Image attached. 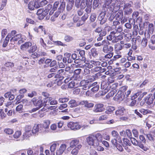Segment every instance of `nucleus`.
I'll return each instance as SVG.
<instances>
[{
	"instance_id": "c85d7f7f",
	"label": "nucleus",
	"mask_w": 155,
	"mask_h": 155,
	"mask_svg": "<svg viewBox=\"0 0 155 155\" xmlns=\"http://www.w3.org/2000/svg\"><path fill=\"white\" fill-rule=\"evenodd\" d=\"M118 33L117 32H115L113 31L112 32H111L110 34L107 37V40L111 41L115 37V35L117 34Z\"/></svg>"
},
{
	"instance_id": "1a4fd4ad",
	"label": "nucleus",
	"mask_w": 155,
	"mask_h": 155,
	"mask_svg": "<svg viewBox=\"0 0 155 155\" xmlns=\"http://www.w3.org/2000/svg\"><path fill=\"white\" fill-rule=\"evenodd\" d=\"M132 143L134 145L138 146L141 148L145 151H147L148 148L146 147H144L141 142H138L134 138H132L130 139Z\"/></svg>"
},
{
	"instance_id": "c9c22d12",
	"label": "nucleus",
	"mask_w": 155,
	"mask_h": 155,
	"mask_svg": "<svg viewBox=\"0 0 155 155\" xmlns=\"http://www.w3.org/2000/svg\"><path fill=\"white\" fill-rule=\"evenodd\" d=\"M13 130L10 128H6L4 130V132L6 134L10 135L12 134L13 133Z\"/></svg>"
},
{
	"instance_id": "8fccbe9b",
	"label": "nucleus",
	"mask_w": 155,
	"mask_h": 155,
	"mask_svg": "<svg viewBox=\"0 0 155 155\" xmlns=\"http://www.w3.org/2000/svg\"><path fill=\"white\" fill-rule=\"evenodd\" d=\"M146 136L148 139L150 141H153L155 139L154 137L150 134H147Z\"/></svg>"
},
{
	"instance_id": "6e6d98bb",
	"label": "nucleus",
	"mask_w": 155,
	"mask_h": 155,
	"mask_svg": "<svg viewBox=\"0 0 155 155\" xmlns=\"http://www.w3.org/2000/svg\"><path fill=\"white\" fill-rule=\"evenodd\" d=\"M59 101L61 103L67 102L68 101V99L66 98H60L59 99Z\"/></svg>"
},
{
	"instance_id": "58836bf2",
	"label": "nucleus",
	"mask_w": 155,
	"mask_h": 155,
	"mask_svg": "<svg viewBox=\"0 0 155 155\" xmlns=\"http://www.w3.org/2000/svg\"><path fill=\"white\" fill-rule=\"evenodd\" d=\"M85 51L84 50H82L80 51L79 52V53L81 57H82L81 60L84 61V62H85V61L86 60V58L84 57L85 55Z\"/></svg>"
},
{
	"instance_id": "864d4df0",
	"label": "nucleus",
	"mask_w": 155,
	"mask_h": 155,
	"mask_svg": "<svg viewBox=\"0 0 155 155\" xmlns=\"http://www.w3.org/2000/svg\"><path fill=\"white\" fill-rule=\"evenodd\" d=\"M116 16L119 19L121 20L123 18V13L122 11L119 12L117 14Z\"/></svg>"
},
{
	"instance_id": "bb28decb",
	"label": "nucleus",
	"mask_w": 155,
	"mask_h": 155,
	"mask_svg": "<svg viewBox=\"0 0 155 155\" xmlns=\"http://www.w3.org/2000/svg\"><path fill=\"white\" fill-rule=\"evenodd\" d=\"M123 36L121 35H117L116 34L115 35L114 38L113 39L112 42L113 43H116L123 39Z\"/></svg>"
},
{
	"instance_id": "0e129e2a",
	"label": "nucleus",
	"mask_w": 155,
	"mask_h": 155,
	"mask_svg": "<svg viewBox=\"0 0 155 155\" xmlns=\"http://www.w3.org/2000/svg\"><path fill=\"white\" fill-rule=\"evenodd\" d=\"M75 85V82L74 81H72L70 82L68 84V87L69 88H71L74 87Z\"/></svg>"
},
{
	"instance_id": "aec40b11",
	"label": "nucleus",
	"mask_w": 155,
	"mask_h": 155,
	"mask_svg": "<svg viewBox=\"0 0 155 155\" xmlns=\"http://www.w3.org/2000/svg\"><path fill=\"white\" fill-rule=\"evenodd\" d=\"M22 39V35L21 34H19L15 35L14 36H13L10 40L11 42H12L14 41H18V42L20 41H21V40Z\"/></svg>"
},
{
	"instance_id": "6ab92c4d",
	"label": "nucleus",
	"mask_w": 155,
	"mask_h": 155,
	"mask_svg": "<svg viewBox=\"0 0 155 155\" xmlns=\"http://www.w3.org/2000/svg\"><path fill=\"white\" fill-rule=\"evenodd\" d=\"M39 7V4L37 2H31L28 5V8L30 10H33L35 8H38Z\"/></svg>"
},
{
	"instance_id": "6e6552de",
	"label": "nucleus",
	"mask_w": 155,
	"mask_h": 155,
	"mask_svg": "<svg viewBox=\"0 0 155 155\" xmlns=\"http://www.w3.org/2000/svg\"><path fill=\"white\" fill-rule=\"evenodd\" d=\"M25 132L23 135L24 139H27L29 137L33 134V129L31 126H27L25 128Z\"/></svg>"
},
{
	"instance_id": "7ed1b4c3",
	"label": "nucleus",
	"mask_w": 155,
	"mask_h": 155,
	"mask_svg": "<svg viewBox=\"0 0 155 155\" xmlns=\"http://www.w3.org/2000/svg\"><path fill=\"white\" fill-rule=\"evenodd\" d=\"M45 102V107L48 109L52 110L54 109V106H50V105L57 104L58 103L57 100L54 99L52 100V98L51 97L48 98V100Z\"/></svg>"
},
{
	"instance_id": "79ce46f5",
	"label": "nucleus",
	"mask_w": 155,
	"mask_h": 155,
	"mask_svg": "<svg viewBox=\"0 0 155 155\" xmlns=\"http://www.w3.org/2000/svg\"><path fill=\"white\" fill-rule=\"evenodd\" d=\"M21 135V132L20 131H17L13 135V137L15 138H18Z\"/></svg>"
},
{
	"instance_id": "473e14b6",
	"label": "nucleus",
	"mask_w": 155,
	"mask_h": 155,
	"mask_svg": "<svg viewBox=\"0 0 155 155\" xmlns=\"http://www.w3.org/2000/svg\"><path fill=\"white\" fill-rule=\"evenodd\" d=\"M4 66L6 68H12L14 66V64L12 62L8 61L5 63Z\"/></svg>"
},
{
	"instance_id": "bf43d9fd",
	"label": "nucleus",
	"mask_w": 155,
	"mask_h": 155,
	"mask_svg": "<svg viewBox=\"0 0 155 155\" xmlns=\"http://www.w3.org/2000/svg\"><path fill=\"white\" fill-rule=\"evenodd\" d=\"M95 77L94 76H91L89 77L87 80L88 83L94 81L95 80Z\"/></svg>"
},
{
	"instance_id": "a19ab883",
	"label": "nucleus",
	"mask_w": 155,
	"mask_h": 155,
	"mask_svg": "<svg viewBox=\"0 0 155 155\" xmlns=\"http://www.w3.org/2000/svg\"><path fill=\"white\" fill-rule=\"evenodd\" d=\"M42 94L43 96L45 97V98L44 99V103H45L46 101L47 100H48V98L50 97H49L50 95L48 93L46 92H43L42 93Z\"/></svg>"
},
{
	"instance_id": "774afa93",
	"label": "nucleus",
	"mask_w": 155,
	"mask_h": 155,
	"mask_svg": "<svg viewBox=\"0 0 155 155\" xmlns=\"http://www.w3.org/2000/svg\"><path fill=\"white\" fill-rule=\"evenodd\" d=\"M74 4L68 3L67 6V9L68 11H70L72 8Z\"/></svg>"
},
{
	"instance_id": "c756f323",
	"label": "nucleus",
	"mask_w": 155,
	"mask_h": 155,
	"mask_svg": "<svg viewBox=\"0 0 155 155\" xmlns=\"http://www.w3.org/2000/svg\"><path fill=\"white\" fill-rule=\"evenodd\" d=\"M139 111L140 113L143 115H146L147 114H151L152 113L151 111L148 109H145L143 108L140 109Z\"/></svg>"
},
{
	"instance_id": "ddd939ff",
	"label": "nucleus",
	"mask_w": 155,
	"mask_h": 155,
	"mask_svg": "<svg viewBox=\"0 0 155 155\" xmlns=\"http://www.w3.org/2000/svg\"><path fill=\"white\" fill-rule=\"evenodd\" d=\"M75 5L78 8H80L81 9H84L86 7V3L84 0H76Z\"/></svg>"
},
{
	"instance_id": "13d9d810",
	"label": "nucleus",
	"mask_w": 155,
	"mask_h": 155,
	"mask_svg": "<svg viewBox=\"0 0 155 155\" xmlns=\"http://www.w3.org/2000/svg\"><path fill=\"white\" fill-rule=\"evenodd\" d=\"M65 40L67 42H69L72 40L73 38L71 36L68 35H67L64 37Z\"/></svg>"
},
{
	"instance_id": "412c9836",
	"label": "nucleus",
	"mask_w": 155,
	"mask_h": 155,
	"mask_svg": "<svg viewBox=\"0 0 155 155\" xmlns=\"http://www.w3.org/2000/svg\"><path fill=\"white\" fill-rule=\"evenodd\" d=\"M64 74L65 72H64V69H61L58 71L57 74L55 76V77L59 78L58 81L60 80H62L64 77V76H61Z\"/></svg>"
},
{
	"instance_id": "393cba45",
	"label": "nucleus",
	"mask_w": 155,
	"mask_h": 155,
	"mask_svg": "<svg viewBox=\"0 0 155 155\" xmlns=\"http://www.w3.org/2000/svg\"><path fill=\"white\" fill-rule=\"evenodd\" d=\"M31 45L32 44L31 43L29 42H26L21 46V48L22 50H24L28 48L31 46Z\"/></svg>"
},
{
	"instance_id": "4468645a",
	"label": "nucleus",
	"mask_w": 155,
	"mask_h": 155,
	"mask_svg": "<svg viewBox=\"0 0 155 155\" xmlns=\"http://www.w3.org/2000/svg\"><path fill=\"white\" fill-rule=\"evenodd\" d=\"M67 146L65 144H61L59 147H58L56 151V155H61L66 148Z\"/></svg>"
},
{
	"instance_id": "338daca9",
	"label": "nucleus",
	"mask_w": 155,
	"mask_h": 155,
	"mask_svg": "<svg viewBox=\"0 0 155 155\" xmlns=\"http://www.w3.org/2000/svg\"><path fill=\"white\" fill-rule=\"evenodd\" d=\"M39 41L40 44L43 46V47L44 48H46V44L45 43L43 39L42 38H40V39Z\"/></svg>"
},
{
	"instance_id": "9d476101",
	"label": "nucleus",
	"mask_w": 155,
	"mask_h": 155,
	"mask_svg": "<svg viewBox=\"0 0 155 155\" xmlns=\"http://www.w3.org/2000/svg\"><path fill=\"white\" fill-rule=\"evenodd\" d=\"M131 7V5L129 3H126L124 5L123 9L125 14L129 15L132 13L133 10Z\"/></svg>"
},
{
	"instance_id": "cd10ccee",
	"label": "nucleus",
	"mask_w": 155,
	"mask_h": 155,
	"mask_svg": "<svg viewBox=\"0 0 155 155\" xmlns=\"http://www.w3.org/2000/svg\"><path fill=\"white\" fill-rule=\"evenodd\" d=\"M144 98L145 101L147 100V104L149 105L153 103V100L155 99V97H153V96L151 95L150 97H145Z\"/></svg>"
},
{
	"instance_id": "5fc2aeb1",
	"label": "nucleus",
	"mask_w": 155,
	"mask_h": 155,
	"mask_svg": "<svg viewBox=\"0 0 155 155\" xmlns=\"http://www.w3.org/2000/svg\"><path fill=\"white\" fill-rule=\"evenodd\" d=\"M37 47L36 45L33 46L30 50L28 51L29 53H33L36 50Z\"/></svg>"
},
{
	"instance_id": "72a5a7b5",
	"label": "nucleus",
	"mask_w": 155,
	"mask_h": 155,
	"mask_svg": "<svg viewBox=\"0 0 155 155\" xmlns=\"http://www.w3.org/2000/svg\"><path fill=\"white\" fill-rule=\"evenodd\" d=\"M68 104L71 107H73L77 105L76 101L74 100H71L70 101L68 102Z\"/></svg>"
},
{
	"instance_id": "37998d69",
	"label": "nucleus",
	"mask_w": 155,
	"mask_h": 155,
	"mask_svg": "<svg viewBox=\"0 0 155 155\" xmlns=\"http://www.w3.org/2000/svg\"><path fill=\"white\" fill-rule=\"evenodd\" d=\"M23 105L22 104H20L16 107V111H19L20 113H21V112L22 110H23Z\"/></svg>"
},
{
	"instance_id": "0eeeda50",
	"label": "nucleus",
	"mask_w": 155,
	"mask_h": 155,
	"mask_svg": "<svg viewBox=\"0 0 155 155\" xmlns=\"http://www.w3.org/2000/svg\"><path fill=\"white\" fill-rule=\"evenodd\" d=\"M70 147H68L67 149L69 151L70 148H77L78 149L81 148L82 145L80 143L79 141L78 140L75 139L72 140L69 143Z\"/></svg>"
},
{
	"instance_id": "e433bc0d",
	"label": "nucleus",
	"mask_w": 155,
	"mask_h": 155,
	"mask_svg": "<svg viewBox=\"0 0 155 155\" xmlns=\"http://www.w3.org/2000/svg\"><path fill=\"white\" fill-rule=\"evenodd\" d=\"M114 107L112 106H109L107 107V110L105 111L106 114L111 113L115 110Z\"/></svg>"
},
{
	"instance_id": "b1692460",
	"label": "nucleus",
	"mask_w": 155,
	"mask_h": 155,
	"mask_svg": "<svg viewBox=\"0 0 155 155\" xmlns=\"http://www.w3.org/2000/svg\"><path fill=\"white\" fill-rule=\"evenodd\" d=\"M88 81H87V80H83L81 81L80 82V84L81 86L84 87H85L86 89H84L86 90V88L88 89L89 88V84ZM83 89H84V88H83Z\"/></svg>"
},
{
	"instance_id": "3c124183",
	"label": "nucleus",
	"mask_w": 155,
	"mask_h": 155,
	"mask_svg": "<svg viewBox=\"0 0 155 155\" xmlns=\"http://www.w3.org/2000/svg\"><path fill=\"white\" fill-rule=\"evenodd\" d=\"M88 15L87 13H85L81 17V20L84 22H85L88 18Z\"/></svg>"
},
{
	"instance_id": "dca6fc26",
	"label": "nucleus",
	"mask_w": 155,
	"mask_h": 155,
	"mask_svg": "<svg viewBox=\"0 0 155 155\" xmlns=\"http://www.w3.org/2000/svg\"><path fill=\"white\" fill-rule=\"evenodd\" d=\"M68 127L72 130L79 129L80 128V125L77 123L70 122L68 124Z\"/></svg>"
},
{
	"instance_id": "4be33fe9",
	"label": "nucleus",
	"mask_w": 155,
	"mask_h": 155,
	"mask_svg": "<svg viewBox=\"0 0 155 155\" xmlns=\"http://www.w3.org/2000/svg\"><path fill=\"white\" fill-rule=\"evenodd\" d=\"M125 109L123 107L118 108L115 112V114L117 116L123 115L124 113Z\"/></svg>"
},
{
	"instance_id": "f3484780",
	"label": "nucleus",
	"mask_w": 155,
	"mask_h": 155,
	"mask_svg": "<svg viewBox=\"0 0 155 155\" xmlns=\"http://www.w3.org/2000/svg\"><path fill=\"white\" fill-rule=\"evenodd\" d=\"M47 12L45 11L43 9L40 8L38 9L37 12V14L38 15L41 19H43L47 15Z\"/></svg>"
},
{
	"instance_id": "2eb2a0df",
	"label": "nucleus",
	"mask_w": 155,
	"mask_h": 155,
	"mask_svg": "<svg viewBox=\"0 0 155 155\" xmlns=\"http://www.w3.org/2000/svg\"><path fill=\"white\" fill-rule=\"evenodd\" d=\"M104 105L102 104H98L95 105L93 110L95 113L101 112L104 110Z\"/></svg>"
},
{
	"instance_id": "f704fd0d",
	"label": "nucleus",
	"mask_w": 155,
	"mask_h": 155,
	"mask_svg": "<svg viewBox=\"0 0 155 155\" xmlns=\"http://www.w3.org/2000/svg\"><path fill=\"white\" fill-rule=\"evenodd\" d=\"M9 34H8L6 37L3 43V47H5L7 46L10 38V37H9Z\"/></svg>"
},
{
	"instance_id": "f257e3e1",
	"label": "nucleus",
	"mask_w": 155,
	"mask_h": 155,
	"mask_svg": "<svg viewBox=\"0 0 155 155\" xmlns=\"http://www.w3.org/2000/svg\"><path fill=\"white\" fill-rule=\"evenodd\" d=\"M86 139V142L89 145L94 147L101 143L103 138L101 134L97 133L95 134H91L89 135Z\"/></svg>"
},
{
	"instance_id": "20e7f679",
	"label": "nucleus",
	"mask_w": 155,
	"mask_h": 155,
	"mask_svg": "<svg viewBox=\"0 0 155 155\" xmlns=\"http://www.w3.org/2000/svg\"><path fill=\"white\" fill-rule=\"evenodd\" d=\"M31 101L35 106L39 108L43 106H44V107H46V103H44V100L43 102V100L41 99H37L36 98H34L31 99Z\"/></svg>"
},
{
	"instance_id": "052dcab7",
	"label": "nucleus",
	"mask_w": 155,
	"mask_h": 155,
	"mask_svg": "<svg viewBox=\"0 0 155 155\" xmlns=\"http://www.w3.org/2000/svg\"><path fill=\"white\" fill-rule=\"evenodd\" d=\"M48 3V1H47L46 0H43L40 2V4L39 5V7L47 5Z\"/></svg>"
},
{
	"instance_id": "680f3d73",
	"label": "nucleus",
	"mask_w": 155,
	"mask_h": 155,
	"mask_svg": "<svg viewBox=\"0 0 155 155\" xmlns=\"http://www.w3.org/2000/svg\"><path fill=\"white\" fill-rule=\"evenodd\" d=\"M99 0H94L93 2V7L94 8L97 7L99 5Z\"/></svg>"
},
{
	"instance_id": "4c0bfd02",
	"label": "nucleus",
	"mask_w": 155,
	"mask_h": 155,
	"mask_svg": "<svg viewBox=\"0 0 155 155\" xmlns=\"http://www.w3.org/2000/svg\"><path fill=\"white\" fill-rule=\"evenodd\" d=\"M91 52L93 56L94 57H96L98 55L97 51V49L94 48H92L91 49Z\"/></svg>"
},
{
	"instance_id": "09e8293b",
	"label": "nucleus",
	"mask_w": 155,
	"mask_h": 155,
	"mask_svg": "<svg viewBox=\"0 0 155 155\" xmlns=\"http://www.w3.org/2000/svg\"><path fill=\"white\" fill-rule=\"evenodd\" d=\"M147 40L146 38H143L141 42V45L143 47H146L147 44Z\"/></svg>"
},
{
	"instance_id": "a211bd4d",
	"label": "nucleus",
	"mask_w": 155,
	"mask_h": 155,
	"mask_svg": "<svg viewBox=\"0 0 155 155\" xmlns=\"http://www.w3.org/2000/svg\"><path fill=\"white\" fill-rule=\"evenodd\" d=\"M113 51V48L111 46H109L107 44H104L103 48V51L105 53L112 52Z\"/></svg>"
},
{
	"instance_id": "ea45409f",
	"label": "nucleus",
	"mask_w": 155,
	"mask_h": 155,
	"mask_svg": "<svg viewBox=\"0 0 155 155\" xmlns=\"http://www.w3.org/2000/svg\"><path fill=\"white\" fill-rule=\"evenodd\" d=\"M121 1L122 0H116L115 2L116 3H117V5H115L116 4H114L113 3H111L110 4H112V5H113V6L114 7L117 6L119 8H120L118 6H120V5L121 4V3H122V2H121Z\"/></svg>"
},
{
	"instance_id": "c03bdc74",
	"label": "nucleus",
	"mask_w": 155,
	"mask_h": 155,
	"mask_svg": "<svg viewBox=\"0 0 155 155\" xmlns=\"http://www.w3.org/2000/svg\"><path fill=\"white\" fill-rule=\"evenodd\" d=\"M153 24H150L148 25V30L150 33L152 34L153 31Z\"/></svg>"
},
{
	"instance_id": "9b49d317",
	"label": "nucleus",
	"mask_w": 155,
	"mask_h": 155,
	"mask_svg": "<svg viewBox=\"0 0 155 155\" xmlns=\"http://www.w3.org/2000/svg\"><path fill=\"white\" fill-rule=\"evenodd\" d=\"M87 62H86L85 60V62H84L85 64V66L86 68H87L89 69L93 68L94 66H99L100 65L101 63L99 61H91L89 63H87Z\"/></svg>"
},
{
	"instance_id": "7c9ffc66",
	"label": "nucleus",
	"mask_w": 155,
	"mask_h": 155,
	"mask_svg": "<svg viewBox=\"0 0 155 155\" xmlns=\"http://www.w3.org/2000/svg\"><path fill=\"white\" fill-rule=\"evenodd\" d=\"M59 146L58 144L56 143H53L51 145L50 149L51 152H54L57 148Z\"/></svg>"
},
{
	"instance_id": "de8ad7c7",
	"label": "nucleus",
	"mask_w": 155,
	"mask_h": 155,
	"mask_svg": "<svg viewBox=\"0 0 155 155\" xmlns=\"http://www.w3.org/2000/svg\"><path fill=\"white\" fill-rule=\"evenodd\" d=\"M115 48L117 50H121L123 48V45H121L119 43H117L115 45Z\"/></svg>"
},
{
	"instance_id": "f8f14e48",
	"label": "nucleus",
	"mask_w": 155,
	"mask_h": 155,
	"mask_svg": "<svg viewBox=\"0 0 155 155\" xmlns=\"http://www.w3.org/2000/svg\"><path fill=\"white\" fill-rule=\"evenodd\" d=\"M111 85L103 81L101 82V89L104 90L103 91L104 94L107 93L110 90Z\"/></svg>"
},
{
	"instance_id": "a18cd8bd",
	"label": "nucleus",
	"mask_w": 155,
	"mask_h": 155,
	"mask_svg": "<svg viewBox=\"0 0 155 155\" xmlns=\"http://www.w3.org/2000/svg\"><path fill=\"white\" fill-rule=\"evenodd\" d=\"M104 56V58L106 59H109L112 58L113 55V53L110 52L107 53Z\"/></svg>"
},
{
	"instance_id": "69168bd1",
	"label": "nucleus",
	"mask_w": 155,
	"mask_h": 155,
	"mask_svg": "<svg viewBox=\"0 0 155 155\" xmlns=\"http://www.w3.org/2000/svg\"><path fill=\"white\" fill-rule=\"evenodd\" d=\"M96 18V15L95 13L92 14L91 16L90 19L92 22H94L95 21Z\"/></svg>"
},
{
	"instance_id": "5701e85b",
	"label": "nucleus",
	"mask_w": 155,
	"mask_h": 155,
	"mask_svg": "<svg viewBox=\"0 0 155 155\" xmlns=\"http://www.w3.org/2000/svg\"><path fill=\"white\" fill-rule=\"evenodd\" d=\"M112 12L113 13H115V12H114L113 11H110V12H108L107 11H105L103 9V11L102 12H101V13L98 16V20H100L104 18H105V15L106 12H107L108 13H111Z\"/></svg>"
},
{
	"instance_id": "f03ea898",
	"label": "nucleus",
	"mask_w": 155,
	"mask_h": 155,
	"mask_svg": "<svg viewBox=\"0 0 155 155\" xmlns=\"http://www.w3.org/2000/svg\"><path fill=\"white\" fill-rule=\"evenodd\" d=\"M101 2L104 1L105 3L103 6V10L105 11H107L110 12L113 11L114 12H116L119 9L117 6L114 7L113 5H110L112 2V0H101Z\"/></svg>"
},
{
	"instance_id": "49530a36",
	"label": "nucleus",
	"mask_w": 155,
	"mask_h": 155,
	"mask_svg": "<svg viewBox=\"0 0 155 155\" xmlns=\"http://www.w3.org/2000/svg\"><path fill=\"white\" fill-rule=\"evenodd\" d=\"M79 149L77 148H74L72 150L71 153L72 155H77L78 153V150Z\"/></svg>"
},
{
	"instance_id": "603ef678",
	"label": "nucleus",
	"mask_w": 155,
	"mask_h": 155,
	"mask_svg": "<svg viewBox=\"0 0 155 155\" xmlns=\"http://www.w3.org/2000/svg\"><path fill=\"white\" fill-rule=\"evenodd\" d=\"M111 134L113 137H114V138H117L119 136L118 132L115 130H113L112 131Z\"/></svg>"
},
{
	"instance_id": "e2e57ef3",
	"label": "nucleus",
	"mask_w": 155,
	"mask_h": 155,
	"mask_svg": "<svg viewBox=\"0 0 155 155\" xmlns=\"http://www.w3.org/2000/svg\"><path fill=\"white\" fill-rule=\"evenodd\" d=\"M52 5L49 4L45 7V9L44 10L45 11H47V14H48L49 10L52 8Z\"/></svg>"
},
{
	"instance_id": "2f4dec72",
	"label": "nucleus",
	"mask_w": 155,
	"mask_h": 155,
	"mask_svg": "<svg viewBox=\"0 0 155 155\" xmlns=\"http://www.w3.org/2000/svg\"><path fill=\"white\" fill-rule=\"evenodd\" d=\"M116 98L121 101L123 100L124 98V96L123 94H122L121 92H118L116 95Z\"/></svg>"
},
{
	"instance_id": "a878e982",
	"label": "nucleus",
	"mask_w": 155,
	"mask_h": 155,
	"mask_svg": "<svg viewBox=\"0 0 155 155\" xmlns=\"http://www.w3.org/2000/svg\"><path fill=\"white\" fill-rule=\"evenodd\" d=\"M50 124V121L49 120H44L43 124L42 125L44 129L45 130L49 128Z\"/></svg>"
},
{
	"instance_id": "423d86ee",
	"label": "nucleus",
	"mask_w": 155,
	"mask_h": 155,
	"mask_svg": "<svg viewBox=\"0 0 155 155\" xmlns=\"http://www.w3.org/2000/svg\"><path fill=\"white\" fill-rule=\"evenodd\" d=\"M40 133H46V130L44 129L42 125L41 124H38L35 125L33 128V134H35L37 132Z\"/></svg>"
},
{
	"instance_id": "4d7b16f0",
	"label": "nucleus",
	"mask_w": 155,
	"mask_h": 155,
	"mask_svg": "<svg viewBox=\"0 0 155 155\" xmlns=\"http://www.w3.org/2000/svg\"><path fill=\"white\" fill-rule=\"evenodd\" d=\"M99 85H96L95 86L93 87L91 89V90L94 92H97L99 90Z\"/></svg>"
},
{
	"instance_id": "39448f33",
	"label": "nucleus",
	"mask_w": 155,
	"mask_h": 155,
	"mask_svg": "<svg viewBox=\"0 0 155 155\" xmlns=\"http://www.w3.org/2000/svg\"><path fill=\"white\" fill-rule=\"evenodd\" d=\"M112 27L115 30L114 31L118 33L121 32L123 31L122 26L120 25V22L117 21H114L112 25Z\"/></svg>"
}]
</instances>
